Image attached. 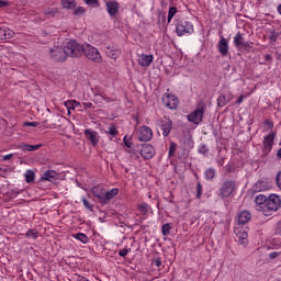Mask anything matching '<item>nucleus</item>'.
Instances as JSON below:
<instances>
[{
  "label": "nucleus",
  "instance_id": "54",
  "mask_svg": "<svg viewBox=\"0 0 281 281\" xmlns=\"http://www.w3.org/2000/svg\"><path fill=\"white\" fill-rule=\"evenodd\" d=\"M83 106H86V109H93V103L86 102V103H83Z\"/></svg>",
  "mask_w": 281,
  "mask_h": 281
},
{
  "label": "nucleus",
  "instance_id": "60",
  "mask_svg": "<svg viewBox=\"0 0 281 281\" xmlns=\"http://www.w3.org/2000/svg\"><path fill=\"white\" fill-rule=\"evenodd\" d=\"M3 168L0 167V172H2Z\"/></svg>",
  "mask_w": 281,
  "mask_h": 281
},
{
  "label": "nucleus",
  "instance_id": "51",
  "mask_svg": "<svg viewBox=\"0 0 281 281\" xmlns=\"http://www.w3.org/2000/svg\"><path fill=\"white\" fill-rule=\"evenodd\" d=\"M278 256H280V252H271V254L269 255V258H270L271 260H274V258H278Z\"/></svg>",
  "mask_w": 281,
  "mask_h": 281
},
{
  "label": "nucleus",
  "instance_id": "9",
  "mask_svg": "<svg viewBox=\"0 0 281 281\" xmlns=\"http://www.w3.org/2000/svg\"><path fill=\"white\" fill-rule=\"evenodd\" d=\"M139 142H150L153 139V130L146 125L138 130Z\"/></svg>",
  "mask_w": 281,
  "mask_h": 281
},
{
  "label": "nucleus",
  "instance_id": "23",
  "mask_svg": "<svg viewBox=\"0 0 281 281\" xmlns=\"http://www.w3.org/2000/svg\"><path fill=\"white\" fill-rule=\"evenodd\" d=\"M42 179L44 181H52V179H58V172H56L54 170H48V171L44 172Z\"/></svg>",
  "mask_w": 281,
  "mask_h": 281
},
{
  "label": "nucleus",
  "instance_id": "28",
  "mask_svg": "<svg viewBox=\"0 0 281 281\" xmlns=\"http://www.w3.org/2000/svg\"><path fill=\"white\" fill-rule=\"evenodd\" d=\"M36 177V173L32 170H27L25 173L26 183H32Z\"/></svg>",
  "mask_w": 281,
  "mask_h": 281
},
{
  "label": "nucleus",
  "instance_id": "59",
  "mask_svg": "<svg viewBox=\"0 0 281 281\" xmlns=\"http://www.w3.org/2000/svg\"><path fill=\"white\" fill-rule=\"evenodd\" d=\"M278 12H279V14H281V4H279V7H278Z\"/></svg>",
  "mask_w": 281,
  "mask_h": 281
},
{
  "label": "nucleus",
  "instance_id": "7",
  "mask_svg": "<svg viewBox=\"0 0 281 281\" xmlns=\"http://www.w3.org/2000/svg\"><path fill=\"white\" fill-rule=\"evenodd\" d=\"M176 32L178 36H183L184 34H192V32H194V26L188 21H180L176 26Z\"/></svg>",
  "mask_w": 281,
  "mask_h": 281
},
{
  "label": "nucleus",
  "instance_id": "36",
  "mask_svg": "<svg viewBox=\"0 0 281 281\" xmlns=\"http://www.w3.org/2000/svg\"><path fill=\"white\" fill-rule=\"evenodd\" d=\"M87 12V10L82 7H78L77 9H75L74 14L75 16H80L82 14H85Z\"/></svg>",
  "mask_w": 281,
  "mask_h": 281
},
{
  "label": "nucleus",
  "instance_id": "38",
  "mask_svg": "<svg viewBox=\"0 0 281 281\" xmlns=\"http://www.w3.org/2000/svg\"><path fill=\"white\" fill-rule=\"evenodd\" d=\"M87 5H94L95 8H100V1L99 0H83Z\"/></svg>",
  "mask_w": 281,
  "mask_h": 281
},
{
  "label": "nucleus",
  "instance_id": "8",
  "mask_svg": "<svg viewBox=\"0 0 281 281\" xmlns=\"http://www.w3.org/2000/svg\"><path fill=\"white\" fill-rule=\"evenodd\" d=\"M234 45L237 49H251L252 43L245 41V36L241 33H237L234 37Z\"/></svg>",
  "mask_w": 281,
  "mask_h": 281
},
{
  "label": "nucleus",
  "instance_id": "43",
  "mask_svg": "<svg viewBox=\"0 0 281 281\" xmlns=\"http://www.w3.org/2000/svg\"><path fill=\"white\" fill-rule=\"evenodd\" d=\"M82 203L85 205V207H87V210H90V212H93V205H91L87 199H82Z\"/></svg>",
  "mask_w": 281,
  "mask_h": 281
},
{
  "label": "nucleus",
  "instance_id": "44",
  "mask_svg": "<svg viewBox=\"0 0 281 281\" xmlns=\"http://www.w3.org/2000/svg\"><path fill=\"white\" fill-rule=\"evenodd\" d=\"M269 38L270 41H272V43H276V41H278V32L276 31L270 32Z\"/></svg>",
  "mask_w": 281,
  "mask_h": 281
},
{
  "label": "nucleus",
  "instance_id": "19",
  "mask_svg": "<svg viewBox=\"0 0 281 281\" xmlns=\"http://www.w3.org/2000/svg\"><path fill=\"white\" fill-rule=\"evenodd\" d=\"M153 55L142 54L138 58V65H140V67H149L150 63H153Z\"/></svg>",
  "mask_w": 281,
  "mask_h": 281
},
{
  "label": "nucleus",
  "instance_id": "21",
  "mask_svg": "<svg viewBox=\"0 0 281 281\" xmlns=\"http://www.w3.org/2000/svg\"><path fill=\"white\" fill-rule=\"evenodd\" d=\"M14 31L10 29L0 27V41H5L7 38H13Z\"/></svg>",
  "mask_w": 281,
  "mask_h": 281
},
{
  "label": "nucleus",
  "instance_id": "30",
  "mask_svg": "<svg viewBox=\"0 0 281 281\" xmlns=\"http://www.w3.org/2000/svg\"><path fill=\"white\" fill-rule=\"evenodd\" d=\"M75 238H77V240H80V243L87 244L89 243V237L83 234V233H78Z\"/></svg>",
  "mask_w": 281,
  "mask_h": 281
},
{
  "label": "nucleus",
  "instance_id": "58",
  "mask_svg": "<svg viewBox=\"0 0 281 281\" xmlns=\"http://www.w3.org/2000/svg\"><path fill=\"white\" fill-rule=\"evenodd\" d=\"M277 157H279L281 159V148L278 150Z\"/></svg>",
  "mask_w": 281,
  "mask_h": 281
},
{
  "label": "nucleus",
  "instance_id": "24",
  "mask_svg": "<svg viewBox=\"0 0 281 281\" xmlns=\"http://www.w3.org/2000/svg\"><path fill=\"white\" fill-rule=\"evenodd\" d=\"M105 54L112 58L113 60H117L121 52L120 49H114V48H111V47H108L106 50H105Z\"/></svg>",
  "mask_w": 281,
  "mask_h": 281
},
{
  "label": "nucleus",
  "instance_id": "47",
  "mask_svg": "<svg viewBox=\"0 0 281 281\" xmlns=\"http://www.w3.org/2000/svg\"><path fill=\"white\" fill-rule=\"evenodd\" d=\"M153 265H155V267H157L159 269V267H161V259H159V258L154 259Z\"/></svg>",
  "mask_w": 281,
  "mask_h": 281
},
{
  "label": "nucleus",
  "instance_id": "2",
  "mask_svg": "<svg viewBox=\"0 0 281 281\" xmlns=\"http://www.w3.org/2000/svg\"><path fill=\"white\" fill-rule=\"evenodd\" d=\"M64 48L66 49V56L67 57L80 58V56H82V52L85 49V45H80L76 41H69L68 43H66Z\"/></svg>",
  "mask_w": 281,
  "mask_h": 281
},
{
  "label": "nucleus",
  "instance_id": "12",
  "mask_svg": "<svg viewBox=\"0 0 281 281\" xmlns=\"http://www.w3.org/2000/svg\"><path fill=\"white\" fill-rule=\"evenodd\" d=\"M162 102L168 109H177V105L179 104V99H177L175 94H165L162 97Z\"/></svg>",
  "mask_w": 281,
  "mask_h": 281
},
{
  "label": "nucleus",
  "instance_id": "53",
  "mask_svg": "<svg viewBox=\"0 0 281 281\" xmlns=\"http://www.w3.org/2000/svg\"><path fill=\"white\" fill-rule=\"evenodd\" d=\"M243 100H245V95H240L237 101H236V104H243Z\"/></svg>",
  "mask_w": 281,
  "mask_h": 281
},
{
  "label": "nucleus",
  "instance_id": "46",
  "mask_svg": "<svg viewBox=\"0 0 281 281\" xmlns=\"http://www.w3.org/2000/svg\"><path fill=\"white\" fill-rule=\"evenodd\" d=\"M276 182L278 188L281 190V171L277 175Z\"/></svg>",
  "mask_w": 281,
  "mask_h": 281
},
{
  "label": "nucleus",
  "instance_id": "17",
  "mask_svg": "<svg viewBox=\"0 0 281 281\" xmlns=\"http://www.w3.org/2000/svg\"><path fill=\"white\" fill-rule=\"evenodd\" d=\"M218 52L222 54V56H227V54H229V45L227 44V40L225 37H222L218 43Z\"/></svg>",
  "mask_w": 281,
  "mask_h": 281
},
{
  "label": "nucleus",
  "instance_id": "29",
  "mask_svg": "<svg viewBox=\"0 0 281 281\" xmlns=\"http://www.w3.org/2000/svg\"><path fill=\"white\" fill-rule=\"evenodd\" d=\"M42 145H25V144H22L20 146V148H25V150H29V151H34V150H38V148H41Z\"/></svg>",
  "mask_w": 281,
  "mask_h": 281
},
{
  "label": "nucleus",
  "instance_id": "1",
  "mask_svg": "<svg viewBox=\"0 0 281 281\" xmlns=\"http://www.w3.org/2000/svg\"><path fill=\"white\" fill-rule=\"evenodd\" d=\"M281 207V200L280 196L276 194H270L266 200V203L262 206V214L265 216H271L273 212H278Z\"/></svg>",
  "mask_w": 281,
  "mask_h": 281
},
{
  "label": "nucleus",
  "instance_id": "55",
  "mask_svg": "<svg viewBox=\"0 0 281 281\" xmlns=\"http://www.w3.org/2000/svg\"><path fill=\"white\" fill-rule=\"evenodd\" d=\"M265 60L271 61V60H273V57L271 55L267 54V55H265Z\"/></svg>",
  "mask_w": 281,
  "mask_h": 281
},
{
  "label": "nucleus",
  "instance_id": "39",
  "mask_svg": "<svg viewBox=\"0 0 281 281\" xmlns=\"http://www.w3.org/2000/svg\"><path fill=\"white\" fill-rule=\"evenodd\" d=\"M95 98L97 102H102L101 100H105V102H112L111 98L101 94H97Z\"/></svg>",
  "mask_w": 281,
  "mask_h": 281
},
{
  "label": "nucleus",
  "instance_id": "26",
  "mask_svg": "<svg viewBox=\"0 0 281 281\" xmlns=\"http://www.w3.org/2000/svg\"><path fill=\"white\" fill-rule=\"evenodd\" d=\"M61 5L65 10H75L77 3L76 0H61Z\"/></svg>",
  "mask_w": 281,
  "mask_h": 281
},
{
  "label": "nucleus",
  "instance_id": "14",
  "mask_svg": "<svg viewBox=\"0 0 281 281\" xmlns=\"http://www.w3.org/2000/svg\"><path fill=\"white\" fill-rule=\"evenodd\" d=\"M105 5L110 16H117V12H120V3L116 1H108Z\"/></svg>",
  "mask_w": 281,
  "mask_h": 281
},
{
  "label": "nucleus",
  "instance_id": "15",
  "mask_svg": "<svg viewBox=\"0 0 281 281\" xmlns=\"http://www.w3.org/2000/svg\"><path fill=\"white\" fill-rule=\"evenodd\" d=\"M119 192H120L119 189H112L110 191L103 192V200L101 201V203L103 205H106V203H109L111 199L117 196Z\"/></svg>",
  "mask_w": 281,
  "mask_h": 281
},
{
  "label": "nucleus",
  "instance_id": "20",
  "mask_svg": "<svg viewBox=\"0 0 281 281\" xmlns=\"http://www.w3.org/2000/svg\"><path fill=\"white\" fill-rule=\"evenodd\" d=\"M91 192L93 196H95V199H98V201L102 203V201L104 200V189L100 186H97L91 189Z\"/></svg>",
  "mask_w": 281,
  "mask_h": 281
},
{
  "label": "nucleus",
  "instance_id": "18",
  "mask_svg": "<svg viewBox=\"0 0 281 281\" xmlns=\"http://www.w3.org/2000/svg\"><path fill=\"white\" fill-rule=\"evenodd\" d=\"M251 221V213L249 211H241L238 214V225H247Z\"/></svg>",
  "mask_w": 281,
  "mask_h": 281
},
{
  "label": "nucleus",
  "instance_id": "27",
  "mask_svg": "<svg viewBox=\"0 0 281 281\" xmlns=\"http://www.w3.org/2000/svg\"><path fill=\"white\" fill-rule=\"evenodd\" d=\"M38 232L36 231V228H31L25 233V236L27 238H32L33 240H36V238H38Z\"/></svg>",
  "mask_w": 281,
  "mask_h": 281
},
{
  "label": "nucleus",
  "instance_id": "57",
  "mask_svg": "<svg viewBox=\"0 0 281 281\" xmlns=\"http://www.w3.org/2000/svg\"><path fill=\"white\" fill-rule=\"evenodd\" d=\"M266 124H269L270 128H273V123H271V121H266Z\"/></svg>",
  "mask_w": 281,
  "mask_h": 281
},
{
  "label": "nucleus",
  "instance_id": "40",
  "mask_svg": "<svg viewBox=\"0 0 281 281\" xmlns=\"http://www.w3.org/2000/svg\"><path fill=\"white\" fill-rule=\"evenodd\" d=\"M196 190V199H201V194H203V186H201V182H198Z\"/></svg>",
  "mask_w": 281,
  "mask_h": 281
},
{
  "label": "nucleus",
  "instance_id": "52",
  "mask_svg": "<svg viewBox=\"0 0 281 281\" xmlns=\"http://www.w3.org/2000/svg\"><path fill=\"white\" fill-rule=\"evenodd\" d=\"M239 238H241V240H247V233L245 232H239Z\"/></svg>",
  "mask_w": 281,
  "mask_h": 281
},
{
  "label": "nucleus",
  "instance_id": "10",
  "mask_svg": "<svg viewBox=\"0 0 281 281\" xmlns=\"http://www.w3.org/2000/svg\"><path fill=\"white\" fill-rule=\"evenodd\" d=\"M160 128L164 137H168V135H170V131H172V121L169 117L164 116L160 120Z\"/></svg>",
  "mask_w": 281,
  "mask_h": 281
},
{
  "label": "nucleus",
  "instance_id": "25",
  "mask_svg": "<svg viewBox=\"0 0 281 281\" xmlns=\"http://www.w3.org/2000/svg\"><path fill=\"white\" fill-rule=\"evenodd\" d=\"M45 16H48L49 19H54L56 14H58V8L48 7L44 9Z\"/></svg>",
  "mask_w": 281,
  "mask_h": 281
},
{
  "label": "nucleus",
  "instance_id": "4",
  "mask_svg": "<svg viewBox=\"0 0 281 281\" xmlns=\"http://www.w3.org/2000/svg\"><path fill=\"white\" fill-rule=\"evenodd\" d=\"M82 54L86 56V58H88V60H91L92 63H102V55H100L98 48L90 44L83 45Z\"/></svg>",
  "mask_w": 281,
  "mask_h": 281
},
{
  "label": "nucleus",
  "instance_id": "50",
  "mask_svg": "<svg viewBox=\"0 0 281 281\" xmlns=\"http://www.w3.org/2000/svg\"><path fill=\"white\" fill-rule=\"evenodd\" d=\"M14 157V154H9V155H5L3 156V161H10V159H12Z\"/></svg>",
  "mask_w": 281,
  "mask_h": 281
},
{
  "label": "nucleus",
  "instance_id": "48",
  "mask_svg": "<svg viewBox=\"0 0 281 281\" xmlns=\"http://www.w3.org/2000/svg\"><path fill=\"white\" fill-rule=\"evenodd\" d=\"M24 126H33V127H36V126H38V123H37V122H25V123H24Z\"/></svg>",
  "mask_w": 281,
  "mask_h": 281
},
{
  "label": "nucleus",
  "instance_id": "33",
  "mask_svg": "<svg viewBox=\"0 0 281 281\" xmlns=\"http://www.w3.org/2000/svg\"><path fill=\"white\" fill-rule=\"evenodd\" d=\"M205 177L206 179H214V177H216V171L212 168L206 169Z\"/></svg>",
  "mask_w": 281,
  "mask_h": 281
},
{
  "label": "nucleus",
  "instance_id": "3",
  "mask_svg": "<svg viewBox=\"0 0 281 281\" xmlns=\"http://www.w3.org/2000/svg\"><path fill=\"white\" fill-rule=\"evenodd\" d=\"M205 109H207L205 102H199L196 109L188 115L189 122H193V124H201V122H203Z\"/></svg>",
  "mask_w": 281,
  "mask_h": 281
},
{
  "label": "nucleus",
  "instance_id": "5",
  "mask_svg": "<svg viewBox=\"0 0 281 281\" xmlns=\"http://www.w3.org/2000/svg\"><path fill=\"white\" fill-rule=\"evenodd\" d=\"M49 54L50 58L55 60V63H65V60H67V53L65 46L54 47L53 49H50Z\"/></svg>",
  "mask_w": 281,
  "mask_h": 281
},
{
  "label": "nucleus",
  "instance_id": "41",
  "mask_svg": "<svg viewBox=\"0 0 281 281\" xmlns=\"http://www.w3.org/2000/svg\"><path fill=\"white\" fill-rule=\"evenodd\" d=\"M108 133L109 135L115 137V135H117V128L115 127V125L110 126Z\"/></svg>",
  "mask_w": 281,
  "mask_h": 281
},
{
  "label": "nucleus",
  "instance_id": "22",
  "mask_svg": "<svg viewBox=\"0 0 281 281\" xmlns=\"http://www.w3.org/2000/svg\"><path fill=\"white\" fill-rule=\"evenodd\" d=\"M267 195L265 194H259L255 198V202L257 203V205H259L258 211L262 212V207H265V204L267 203Z\"/></svg>",
  "mask_w": 281,
  "mask_h": 281
},
{
  "label": "nucleus",
  "instance_id": "13",
  "mask_svg": "<svg viewBox=\"0 0 281 281\" xmlns=\"http://www.w3.org/2000/svg\"><path fill=\"white\" fill-rule=\"evenodd\" d=\"M273 139H276V134L271 132L269 135L265 137L263 140V154L269 155L271 153V148H273Z\"/></svg>",
  "mask_w": 281,
  "mask_h": 281
},
{
  "label": "nucleus",
  "instance_id": "16",
  "mask_svg": "<svg viewBox=\"0 0 281 281\" xmlns=\"http://www.w3.org/2000/svg\"><path fill=\"white\" fill-rule=\"evenodd\" d=\"M85 135L89 142H91L92 146H98L100 139H98V132H93L91 130H86Z\"/></svg>",
  "mask_w": 281,
  "mask_h": 281
},
{
  "label": "nucleus",
  "instance_id": "34",
  "mask_svg": "<svg viewBox=\"0 0 281 281\" xmlns=\"http://www.w3.org/2000/svg\"><path fill=\"white\" fill-rule=\"evenodd\" d=\"M218 106H225L227 104V98L224 94H221L217 99Z\"/></svg>",
  "mask_w": 281,
  "mask_h": 281
},
{
  "label": "nucleus",
  "instance_id": "49",
  "mask_svg": "<svg viewBox=\"0 0 281 281\" xmlns=\"http://www.w3.org/2000/svg\"><path fill=\"white\" fill-rule=\"evenodd\" d=\"M124 144L127 148H132L133 146V143L128 142V138L126 136L124 137Z\"/></svg>",
  "mask_w": 281,
  "mask_h": 281
},
{
  "label": "nucleus",
  "instance_id": "31",
  "mask_svg": "<svg viewBox=\"0 0 281 281\" xmlns=\"http://www.w3.org/2000/svg\"><path fill=\"white\" fill-rule=\"evenodd\" d=\"M138 212L143 215L146 216V214H148V204L147 203H143L138 205Z\"/></svg>",
  "mask_w": 281,
  "mask_h": 281
},
{
  "label": "nucleus",
  "instance_id": "6",
  "mask_svg": "<svg viewBox=\"0 0 281 281\" xmlns=\"http://www.w3.org/2000/svg\"><path fill=\"white\" fill-rule=\"evenodd\" d=\"M234 190H236V182L233 180H227L223 183L220 190V196L227 199L231 194H234Z\"/></svg>",
  "mask_w": 281,
  "mask_h": 281
},
{
  "label": "nucleus",
  "instance_id": "42",
  "mask_svg": "<svg viewBox=\"0 0 281 281\" xmlns=\"http://www.w3.org/2000/svg\"><path fill=\"white\" fill-rule=\"evenodd\" d=\"M177 150V144L171 143L169 147V157H172L175 155V151Z\"/></svg>",
  "mask_w": 281,
  "mask_h": 281
},
{
  "label": "nucleus",
  "instance_id": "56",
  "mask_svg": "<svg viewBox=\"0 0 281 281\" xmlns=\"http://www.w3.org/2000/svg\"><path fill=\"white\" fill-rule=\"evenodd\" d=\"M5 5H8V2L0 0V8H5Z\"/></svg>",
  "mask_w": 281,
  "mask_h": 281
},
{
  "label": "nucleus",
  "instance_id": "11",
  "mask_svg": "<svg viewBox=\"0 0 281 281\" xmlns=\"http://www.w3.org/2000/svg\"><path fill=\"white\" fill-rule=\"evenodd\" d=\"M139 153L143 159H153L155 157V147L143 144Z\"/></svg>",
  "mask_w": 281,
  "mask_h": 281
},
{
  "label": "nucleus",
  "instance_id": "37",
  "mask_svg": "<svg viewBox=\"0 0 281 281\" xmlns=\"http://www.w3.org/2000/svg\"><path fill=\"white\" fill-rule=\"evenodd\" d=\"M78 104H80V103H78L77 101H66L65 102V106H67L68 109H76V106H78Z\"/></svg>",
  "mask_w": 281,
  "mask_h": 281
},
{
  "label": "nucleus",
  "instance_id": "45",
  "mask_svg": "<svg viewBox=\"0 0 281 281\" xmlns=\"http://www.w3.org/2000/svg\"><path fill=\"white\" fill-rule=\"evenodd\" d=\"M119 256H121L122 258H124V256H128V249L123 248L119 250Z\"/></svg>",
  "mask_w": 281,
  "mask_h": 281
},
{
  "label": "nucleus",
  "instance_id": "32",
  "mask_svg": "<svg viewBox=\"0 0 281 281\" xmlns=\"http://www.w3.org/2000/svg\"><path fill=\"white\" fill-rule=\"evenodd\" d=\"M175 14H177V8L176 7H171L169 9L168 18H167L168 23H170L172 21V19L175 18Z\"/></svg>",
  "mask_w": 281,
  "mask_h": 281
},
{
  "label": "nucleus",
  "instance_id": "35",
  "mask_svg": "<svg viewBox=\"0 0 281 281\" xmlns=\"http://www.w3.org/2000/svg\"><path fill=\"white\" fill-rule=\"evenodd\" d=\"M170 229H172L170 224L162 225V229H161L162 236H168L170 234Z\"/></svg>",
  "mask_w": 281,
  "mask_h": 281
}]
</instances>
